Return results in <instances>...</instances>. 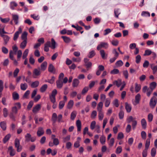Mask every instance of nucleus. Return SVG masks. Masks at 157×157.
Here are the masks:
<instances>
[{
  "label": "nucleus",
  "instance_id": "1",
  "mask_svg": "<svg viewBox=\"0 0 157 157\" xmlns=\"http://www.w3.org/2000/svg\"><path fill=\"white\" fill-rule=\"evenodd\" d=\"M18 110L16 106L13 107L11 108V112L10 114V118L14 121H16L15 115L17 113Z\"/></svg>",
  "mask_w": 157,
  "mask_h": 157
},
{
  "label": "nucleus",
  "instance_id": "2",
  "mask_svg": "<svg viewBox=\"0 0 157 157\" xmlns=\"http://www.w3.org/2000/svg\"><path fill=\"white\" fill-rule=\"evenodd\" d=\"M157 102V99L155 96L151 98L149 102V105L150 107L153 109L155 106Z\"/></svg>",
  "mask_w": 157,
  "mask_h": 157
},
{
  "label": "nucleus",
  "instance_id": "3",
  "mask_svg": "<svg viewBox=\"0 0 157 157\" xmlns=\"http://www.w3.org/2000/svg\"><path fill=\"white\" fill-rule=\"evenodd\" d=\"M41 73L40 69L39 67L35 69L33 71V77L34 78H37L40 75Z\"/></svg>",
  "mask_w": 157,
  "mask_h": 157
},
{
  "label": "nucleus",
  "instance_id": "4",
  "mask_svg": "<svg viewBox=\"0 0 157 157\" xmlns=\"http://www.w3.org/2000/svg\"><path fill=\"white\" fill-rule=\"evenodd\" d=\"M108 47L109 44L107 42H101L97 46V49L99 50L102 48L107 49Z\"/></svg>",
  "mask_w": 157,
  "mask_h": 157
},
{
  "label": "nucleus",
  "instance_id": "5",
  "mask_svg": "<svg viewBox=\"0 0 157 157\" xmlns=\"http://www.w3.org/2000/svg\"><path fill=\"white\" fill-rule=\"evenodd\" d=\"M141 99V95L139 94H138L135 96V100H132V103L133 105H136L139 104Z\"/></svg>",
  "mask_w": 157,
  "mask_h": 157
},
{
  "label": "nucleus",
  "instance_id": "6",
  "mask_svg": "<svg viewBox=\"0 0 157 157\" xmlns=\"http://www.w3.org/2000/svg\"><path fill=\"white\" fill-rule=\"evenodd\" d=\"M22 32V29L21 27H19L18 28V30L14 34L13 38V40L14 41L17 40L19 37L20 34Z\"/></svg>",
  "mask_w": 157,
  "mask_h": 157
},
{
  "label": "nucleus",
  "instance_id": "7",
  "mask_svg": "<svg viewBox=\"0 0 157 157\" xmlns=\"http://www.w3.org/2000/svg\"><path fill=\"white\" fill-rule=\"evenodd\" d=\"M41 107L40 104H38L33 107V112L34 113H36L40 110Z\"/></svg>",
  "mask_w": 157,
  "mask_h": 157
},
{
  "label": "nucleus",
  "instance_id": "8",
  "mask_svg": "<svg viewBox=\"0 0 157 157\" xmlns=\"http://www.w3.org/2000/svg\"><path fill=\"white\" fill-rule=\"evenodd\" d=\"M44 132L43 128L41 127H40L38 128L37 132V136L39 137H40L44 134Z\"/></svg>",
  "mask_w": 157,
  "mask_h": 157
},
{
  "label": "nucleus",
  "instance_id": "9",
  "mask_svg": "<svg viewBox=\"0 0 157 157\" xmlns=\"http://www.w3.org/2000/svg\"><path fill=\"white\" fill-rule=\"evenodd\" d=\"M13 20L14 21L15 24L17 25L18 23L19 16L17 14H12Z\"/></svg>",
  "mask_w": 157,
  "mask_h": 157
},
{
  "label": "nucleus",
  "instance_id": "10",
  "mask_svg": "<svg viewBox=\"0 0 157 157\" xmlns=\"http://www.w3.org/2000/svg\"><path fill=\"white\" fill-rule=\"evenodd\" d=\"M56 85L57 87L58 88L61 89L63 85L62 80L58 79L56 81Z\"/></svg>",
  "mask_w": 157,
  "mask_h": 157
},
{
  "label": "nucleus",
  "instance_id": "11",
  "mask_svg": "<svg viewBox=\"0 0 157 157\" xmlns=\"http://www.w3.org/2000/svg\"><path fill=\"white\" fill-rule=\"evenodd\" d=\"M122 82L121 79H118L117 80H115L113 82V85H115L118 87L120 86Z\"/></svg>",
  "mask_w": 157,
  "mask_h": 157
},
{
  "label": "nucleus",
  "instance_id": "12",
  "mask_svg": "<svg viewBox=\"0 0 157 157\" xmlns=\"http://www.w3.org/2000/svg\"><path fill=\"white\" fill-rule=\"evenodd\" d=\"M1 36L3 38L5 44H7L9 40L10 37L7 35L1 34Z\"/></svg>",
  "mask_w": 157,
  "mask_h": 157
},
{
  "label": "nucleus",
  "instance_id": "13",
  "mask_svg": "<svg viewBox=\"0 0 157 157\" xmlns=\"http://www.w3.org/2000/svg\"><path fill=\"white\" fill-rule=\"evenodd\" d=\"M141 123L142 128L145 129L147 127V122L144 118H143L141 121Z\"/></svg>",
  "mask_w": 157,
  "mask_h": 157
},
{
  "label": "nucleus",
  "instance_id": "14",
  "mask_svg": "<svg viewBox=\"0 0 157 157\" xmlns=\"http://www.w3.org/2000/svg\"><path fill=\"white\" fill-rule=\"evenodd\" d=\"M76 124L78 132L80 131L81 128V121L79 120H77L76 121Z\"/></svg>",
  "mask_w": 157,
  "mask_h": 157
},
{
  "label": "nucleus",
  "instance_id": "15",
  "mask_svg": "<svg viewBox=\"0 0 157 157\" xmlns=\"http://www.w3.org/2000/svg\"><path fill=\"white\" fill-rule=\"evenodd\" d=\"M150 66L153 73L155 74L157 72V65H155L154 63H152L150 64Z\"/></svg>",
  "mask_w": 157,
  "mask_h": 157
},
{
  "label": "nucleus",
  "instance_id": "16",
  "mask_svg": "<svg viewBox=\"0 0 157 157\" xmlns=\"http://www.w3.org/2000/svg\"><path fill=\"white\" fill-rule=\"evenodd\" d=\"M48 71L50 72L53 73H55L56 70L54 66L52 64H50L49 66L48 67Z\"/></svg>",
  "mask_w": 157,
  "mask_h": 157
},
{
  "label": "nucleus",
  "instance_id": "17",
  "mask_svg": "<svg viewBox=\"0 0 157 157\" xmlns=\"http://www.w3.org/2000/svg\"><path fill=\"white\" fill-rule=\"evenodd\" d=\"M98 118L99 121H102L104 117V113L103 111H98Z\"/></svg>",
  "mask_w": 157,
  "mask_h": 157
},
{
  "label": "nucleus",
  "instance_id": "18",
  "mask_svg": "<svg viewBox=\"0 0 157 157\" xmlns=\"http://www.w3.org/2000/svg\"><path fill=\"white\" fill-rule=\"evenodd\" d=\"M8 150L10 151V155L11 156H13L16 153V151L13 149V147L12 146H10L8 148Z\"/></svg>",
  "mask_w": 157,
  "mask_h": 157
},
{
  "label": "nucleus",
  "instance_id": "19",
  "mask_svg": "<svg viewBox=\"0 0 157 157\" xmlns=\"http://www.w3.org/2000/svg\"><path fill=\"white\" fill-rule=\"evenodd\" d=\"M135 91L136 93L138 92L141 89V85L137 83L135 84Z\"/></svg>",
  "mask_w": 157,
  "mask_h": 157
},
{
  "label": "nucleus",
  "instance_id": "20",
  "mask_svg": "<svg viewBox=\"0 0 157 157\" xmlns=\"http://www.w3.org/2000/svg\"><path fill=\"white\" fill-rule=\"evenodd\" d=\"M103 106V103L102 101L100 102L98 104L97 107L98 111H103L102 107Z\"/></svg>",
  "mask_w": 157,
  "mask_h": 157
},
{
  "label": "nucleus",
  "instance_id": "21",
  "mask_svg": "<svg viewBox=\"0 0 157 157\" xmlns=\"http://www.w3.org/2000/svg\"><path fill=\"white\" fill-rule=\"evenodd\" d=\"M17 6V3L14 1L11 2L10 4V7L12 10H14L15 7Z\"/></svg>",
  "mask_w": 157,
  "mask_h": 157
},
{
  "label": "nucleus",
  "instance_id": "22",
  "mask_svg": "<svg viewBox=\"0 0 157 157\" xmlns=\"http://www.w3.org/2000/svg\"><path fill=\"white\" fill-rule=\"evenodd\" d=\"M149 85L150 89L153 90L156 88L157 86V83L155 82H153L151 83Z\"/></svg>",
  "mask_w": 157,
  "mask_h": 157
},
{
  "label": "nucleus",
  "instance_id": "23",
  "mask_svg": "<svg viewBox=\"0 0 157 157\" xmlns=\"http://www.w3.org/2000/svg\"><path fill=\"white\" fill-rule=\"evenodd\" d=\"M100 52L102 58L103 59H106L107 57V55L106 54L105 51L103 50H101Z\"/></svg>",
  "mask_w": 157,
  "mask_h": 157
},
{
  "label": "nucleus",
  "instance_id": "24",
  "mask_svg": "<svg viewBox=\"0 0 157 157\" xmlns=\"http://www.w3.org/2000/svg\"><path fill=\"white\" fill-rule=\"evenodd\" d=\"M28 86L26 83H22L21 84V89L22 90H25L27 88Z\"/></svg>",
  "mask_w": 157,
  "mask_h": 157
},
{
  "label": "nucleus",
  "instance_id": "25",
  "mask_svg": "<svg viewBox=\"0 0 157 157\" xmlns=\"http://www.w3.org/2000/svg\"><path fill=\"white\" fill-rule=\"evenodd\" d=\"M39 84V82L38 81H36L32 83L31 86L32 88H35L38 86Z\"/></svg>",
  "mask_w": 157,
  "mask_h": 157
},
{
  "label": "nucleus",
  "instance_id": "26",
  "mask_svg": "<svg viewBox=\"0 0 157 157\" xmlns=\"http://www.w3.org/2000/svg\"><path fill=\"white\" fill-rule=\"evenodd\" d=\"M125 104V109L126 110L127 112L128 113L130 112L132 109V107L131 105L127 103H126Z\"/></svg>",
  "mask_w": 157,
  "mask_h": 157
},
{
  "label": "nucleus",
  "instance_id": "27",
  "mask_svg": "<svg viewBox=\"0 0 157 157\" xmlns=\"http://www.w3.org/2000/svg\"><path fill=\"white\" fill-rule=\"evenodd\" d=\"M79 82V80L77 79H74L73 81L72 86L73 87H77Z\"/></svg>",
  "mask_w": 157,
  "mask_h": 157
},
{
  "label": "nucleus",
  "instance_id": "28",
  "mask_svg": "<svg viewBox=\"0 0 157 157\" xmlns=\"http://www.w3.org/2000/svg\"><path fill=\"white\" fill-rule=\"evenodd\" d=\"M27 34L28 33L26 32H24L23 33H22L21 36V39L23 40H26V41H27Z\"/></svg>",
  "mask_w": 157,
  "mask_h": 157
},
{
  "label": "nucleus",
  "instance_id": "29",
  "mask_svg": "<svg viewBox=\"0 0 157 157\" xmlns=\"http://www.w3.org/2000/svg\"><path fill=\"white\" fill-rule=\"evenodd\" d=\"M0 126L1 128L3 130H5L6 129V123L5 121H2L0 123Z\"/></svg>",
  "mask_w": 157,
  "mask_h": 157
},
{
  "label": "nucleus",
  "instance_id": "30",
  "mask_svg": "<svg viewBox=\"0 0 157 157\" xmlns=\"http://www.w3.org/2000/svg\"><path fill=\"white\" fill-rule=\"evenodd\" d=\"M3 88V82L2 80H0V98L2 95V92Z\"/></svg>",
  "mask_w": 157,
  "mask_h": 157
},
{
  "label": "nucleus",
  "instance_id": "31",
  "mask_svg": "<svg viewBox=\"0 0 157 157\" xmlns=\"http://www.w3.org/2000/svg\"><path fill=\"white\" fill-rule=\"evenodd\" d=\"M135 119V118H134L132 116H129L127 117L126 119V121L128 123H129L131 122H132Z\"/></svg>",
  "mask_w": 157,
  "mask_h": 157
},
{
  "label": "nucleus",
  "instance_id": "32",
  "mask_svg": "<svg viewBox=\"0 0 157 157\" xmlns=\"http://www.w3.org/2000/svg\"><path fill=\"white\" fill-rule=\"evenodd\" d=\"M27 44V41L26 40H23L21 43L20 47L21 48L23 49L26 47Z\"/></svg>",
  "mask_w": 157,
  "mask_h": 157
},
{
  "label": "nucleus",
  "instance_id": "33",
  "mask_svg": "<svg viewBox=\"0 0 157 157\" xmlns=\"http://www.w3.org/2000/svg\"><path fill=\"white\" fill-rule=\"evenodd\" d=\"M77 115V112L75 111H73L71 114V119L72 120H74L76 117Z\"/></svg>",
  "mask_w": 157,
  "mask_h": 157
},
{
  "label": "nucleus",
  "instance_id": "34",
  "mask_svg": "<svg viewBox=\"0 0 157 157\" xmlns=\"http://www.w3.org/2000/svg\"><path fill=\"white\" fill-rule=\"evenodd\" d=\"M47 63L46 62H44L41 65V70L44 71L46 68Z\"/></svg>",
  "mask_w": 157,
  "mask_h": 157
},
{
  "label": "nucleus",
  "instance_id": "35",
  "mask_svg": "<svg viewBox=\"0 0 157 157\" xmlns=\"http://www.w3.org/2000/svg\"><path fill=\"white\" fill-rule=\"evenodd\" d=\"M141 15L143 17H149L150 16V14L148 11H143L141 13Z\"/></svg>",
  "mask_w": 157,
  "mask_h": 157
},
{
  "label": "nucleus",
  "instance_id": "36",
  "mask_svg": "<svg viewBox=\"0 0 157 157\" xmlns=\"http://www.w3.org/2000/svg\"><path fill=\"white\" fill-rule=\"evenodd\" d=\"M63 40V41L66 43H69L71 41V39L68 37L66 36H63L61 37Z\"/></svg>",
  "mask_w": 157,
  "mask_h": 157
},
{
  "label": "nucleus",
  "instance_id": "37",
  "mask_svg": "<svg viewBox=\"0 0 157 157\" xmlns=\"http://www.w3.org/2000/svg\"><path fill=\"white\" fill-rule=\"evenodd\" d=\"M13 98V100H17L19 98V95L16 92H13L12 94Z\"/></svg>",
  "mask_w": 157,
  "mask_h": 157
},
{
  "label": "nucleus",
  "instance_id": "38",
  "mask_svg": "<svg viewBox=\"0 0 157 157\" xmlns=\"http://www.w3.org/2000/svg\"><path fill=\"white\" fill-rule=\"evenodd\" d=\"M74 105V101L72 100H70L68 102L67 105V108L71 109L72 108Z\"/></svg>",
  "mask_w": 157,
  "mask_h": 157
},
{
  "label": "nucleus",
  "instance_id": "39",
  "mask_svg": "<svg viewBox=\"0 0 157 157\" xmlns=\"http://www.w3.org/2000/svg\"><path fill=\"white\" fill-rule=\"evenodd\" d=\"M48 88V86L47 84H45L43 85L40 88V91L42 93L44 92Z\"/></svg>",
  "mask_w": 157,
  "mask_h": 157
},
{
  "label": "nucleus",
  "instance_id": "40",
  "mask_svg": "<svg viewBox=\"0 0 157 157\" xmlns=\"http://www.w3.org/2000/svg\"><path fill=\"white\" fill-rule=\"evenodd\" d=\"M97 115V112L95 110H93L91 113L90 115V117L93 119H95Z\"/></svg>",
  "mask_w": 157,
  "mask_h": 157
},
{
  "label": "nucleus",
  "instance_id": "41",
  "mask_svg": "<svg viewBox=\"0 0 157 157\" xmlns=\"http://www.w3.org/2000/svg\"><path fill=\"white\" fill-rule=\"evenodd\" d=\"M29 52V50L28 49H26L24 51L22 56L23 59L27 58Z\"/></svg>",
  "mask_w": 157,
  "mask_h": 157
},
{
  "label": "nucleus",
  "instance_id": "42",
  "mask_svg": "<svg viewBox=\"0 0 157 157\" xmlns=\"http://www.w3.org/2000/svg\"><path fill=\"white\" fill-rule=\"evenodd\" d=\"M11 137V135L10 134H7L3 138V142L4 143H6Z\"/></svg>",
  "mask_w": 157,
  "mask_h": 157
},
{
  "label": "nucleus",
  "instance_id": "43",
  "mask_svg": "<svg viewBox=\"0 0 157 157\" xmlns=\"http://www.w3.org/2000/svg\"><path fill=\"white\" fill-rule=\"evenodd\" d=\"M150 144V141L149 139H147L145 144V149L148 150Z\"/></svg>",
  "mask_w": 157,
  "mask_h": 157
},
{
  "label": "nucleus",
  "instance_id": "44",
  "mask_svg": "<svg viewBox=\"0 0 157 157\" xmlns=\"http://www.w3.org/2000/svg\"><path fill=\"white\" fill-rule=\"evenodd\" d=\"M31 136L30 133H27L25 136V141L26 142H29L30 141Z\"/></svg>",
  "mask_w": 157,
  "mask_h": 157
},
{
  "label": "nucleus",
  "instance_id": "45",
  "mask_svg": "<svg viewBox=\"0 0 157 157\" xmlns=\"http://www.w3.org/2000/svg\"><path fill=\"white\" fill-rule=\"evenodd\" d=\"M8 114V111L7 109L6 108H4L3 109V115L5 117H7Z\"/></svg>",
  "mask_w": 157,
  "mask_h": 157
},
{
  "label": "nucleus",
  "instance_id": "46",
  "mask_svg": "<svg viewBox=\"0 0 157 157\" xmlns=\"http://www.w3.org/2000/svg\"><path fill=\"white\" fill-rule=\"evenodd\" d=\"M85 66L86 67L87 71H88L91 68L92 66V63L90 62L85 64Z\"/></svg>",
  "mask_w": 157,
  "mask_h": 157
},
{
  "label": "nucleus",
  "instance_id": "47",
  "mask_svg": "<svg viewBox=\"0 0 157 157\" xmlns=\"http://www.w3.org/2000/svg\"><path fill=\"white\" fill-rule=\"evenodd\" d=\"M65 104V102L64 101H60L59 103V109H62Z\"/></svg>",
  "mask_w": 157,
  "mask_h": 157
},
{
  "label": "nucleus",
  "instance_id": "48",
  "mask_svg": "<svg viewBox=\"0 0 157 157\" xmlns=\"http://www.w3.org/2000/svg\"><path fill=\"white\" fill-rule=\"evenodd\" d=\"M0 19L1 22L5 23H7L10 20V19L9 17L6 18H3L2 17H0Z\"/></svg>",
  "mask_w": 157,
  "mask_h": 157
},
{
  "label": "nucleus",
  "instance_id": "49",
  "mask_svg": "<svg viewBox=\"0 0 157 157\" xmlns=\"http://www.w3.org/2000/svg\"><path fill=\"white\" fill-rule=\"evenodd\" d=\"M57 115L56 113H53L52 114V119L54 123L56 122V121Z\"/></svg>",
  "mask_w": 157,
  "mask_h": 157
},
{
  "label": "nucleus",
  "instance_id": "50",
  "mask_svg": "<svg viewBox=\"0 0 157 157\" xmlns=\"http://www.w3.org/2000/svg\"><path fill=\"white\" fill-rule=\"evenodd\" d=\"M117 67H120L122 66L123 64V62L121 60H119L117 61L115 63Z\"/></svg>",
  "mask_w": 157,
  "mask_h": 157
},
{
  "label": "nucleus",
  "instance_id": "51",
  "mask_svg": "<svg viewBox=\"0 0 157 157\" xmlns=\"http://www.w3.org/2000/svg\"><path fill=\"white\" fill-rule=\"evenodd\" d=\"M152 52L150 50V49H147L145 51L144 53V56H148L151 55Z\"/></svg>",
  "mask_w": 157,
  "mask_h": 157
},
{
  "label": "nucleus",
  "instance_id": "52",
  "mask_svg": "<svg viewBox=\"0 0 157 157\" xmlns=\"http://www.w3.org/2000/svg\"><path fill=\"white\" fill-rule=\"evenodd\" d=\"M156 153V150L155 148L153 147L151 150V155L152 157H154Z\"/></svg>",
  "mask_w": 157,
  "mask_h": 157
},
{
  "label": "nucleus",
  "instance_id": "53",
  "mask_svg": "<svg viewBox=\"0 0 157 157\" xmlns=\"http://www.w3.org/2000/svg\"><path fill=\"white\" fill-rule=\"evenodd\" d=\"M96 121H93L91 123L90 125V128L91 129L93 130L95 128L96 126Z\"/></svg>",
  "mask_w": 157,
  "mask_h": 157
},
{
  "label": "nucleus",
  "instance_id": "54",
  "mask_svg": "<svg viewBox=\"0 0 157 157\" xmlns=\"http://www.w3.org/2000/svg\"><path fill=\"white\" fill-rule=\"evenodd\" d=\"M122 149L121 146L118 147L116 150V153L117 154H119L122 152Z\"/></svg>",
  "mask_w": 157,
  "mask_h": 157
},
{
  "label": "nucleus",
  "instance_id": "55",
  "mask_svg": "<svg viewBox=\"0 0 157 157\" xmlns=\"http://www.w3.org/2000/svg\"><path fill=\"white\" fill-rule=\"evenodd\" d=\"M110 103V100L108 99L107 98L106 99L105 101V105L106 107H108Z\"/></svg>",
  "mask_w": 157,
  "mask_h": 157
},
{
  "label": "nucleus",
  "instance_id": "56",
  "mask_svg": "<svg viewBox=\"0 0 157 157\" xmlns=\"http://www.w3.org/2000/svg\"><path fill=\"white\" fill-rule=\"evenodd\" d=\"M71 138V136L70 135H68L65 137L63 138V142L65 143L66 142L69 141Z\"/></svg>",
  "mask_w": 157,
  "mask_h": 157
},
{
  "label": "nucleus",
  "instance_id": "57",
  "mask_svg": "<svg viewBox=\"0 0 157 157\" xmlns=\"http://www.w3.org/2000/svg\"><path fill=\"white\" fill-rule=\"evenodd\" d=\"M123 74L126 79H128V73L127 70H124L123 71Z\"/></svg>",
  "mask_w": 157,
  "mask_h": 157
},
{
  "label": "nucleus",
  "instance_id": "58",
  "mask_svg": "<svg viewBox=\"0 0 157 157\" xmlns=\"http://www.w3.org/2000/svg\"><path fill=\"white\" fill-rule=\"evenodd\" d=\"M29 63L32 64H33L35 62L34 59L33 58L32 55H31L29 59Z\"/></svg>",
  "mask_w": 157,
  "mask_h": 157
},
{
  "label": "nucleus",
  "instance_id": "59",
  "mask_svg": "<svg viewBox=\"0 0 157 157\" xmlns=\"http://www.w3.org/2000/svg\"><path fill=\"white\" fill-rule=\"evenodd\" d=\"M105 137L103 136L100 137V141L102 144H105Z\"/></svg>",
  "mask_w": 157,
  "mask_h": 157
},
{
  "label": "nucleus",
  "instance_id": "60",
  "mask_svg": "<svg viewBox=\"0 0 157 157\" xmlns=\"http://www.w3.org/2000/svg\"><path fill=\"white\" fill-rule=\"evenodd\" d=\"M141 57L140 55H138L136 57V62L137 63H139L140 61Z\"/></svg>",
  "mask_w": 157,
  "mask_h": 157
},
{
  "label": "nucleus",
  "instance_id": "61",
  "mask_svg": "<svg viewBox=\"0 0 157 157\" xmlns=\"http://www.w3.org/2000/svg\"><path fill=\"white\" fill-rule=\"evenodd\" d=\"M30 16L31 17L35 20H38L40 19V17L38 15H36L35 14H33L31 15Z\"/></svg>",
  "mask_w": 157,
  "mask_h": 157
},
{
  "label": "nucleus",
  "instance_id": "62",
  "mask_svg": "<svg viewBox=\"0 0 157 157\" xmlns=\"http://www.w3.org/2000/svg\"><path fill=\"white\" fill-rule=\"evenodd\" d=\"M112 52L113 54L114 55V57H115L117 58L118 57L119 54L117 52V50L116 49L114 48L113 49Z\"/></svg>",
  "mask_w": 157,
  "mask_h": 157
},
{
  "label": "nucleus",
  "instance_id": "63",
  "mask_svg": "<svg viewBox=\"0 0 157 157\" xmlns=\"http://www.w3.org/2000/svg\"><path fill=\"white\" fill-rule=\"evenodd\" d=\"M147 119L148 121L151 122L152 121L153 119V115L151 113H149L148 115Z\"/></svg>",
  "mask_w": 157,
  "mask_h": 157
},
{
  "label": "nucleus",
  "instance_id": "64",
  "mask_svg": "<svg viewBox=\"0 0 157 157\" xmlns=\"http://www.w3.org/2000/svg\"><path fill=\"white\" fill-rule=\"evenodd\" d=\"M121 13L119 11V10L117 9L114 10V14L115 17L118 18V16Z\"/></svg>",
  "mask_w": 157,
  "mask_h": 157
}]
</instances>
